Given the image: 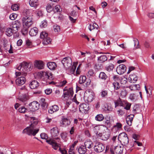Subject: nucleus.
I'll list each match as a JSON object with an SVG mask.
<instances>
[{"instance_id": "obj_1", "label": "nucleus", "mask_w": 154, "mask_h": 154, "mask_svg": "<svg viewBox=\"0 0 154 154\" xmlns=\"http://www.w3.org/2000/svg\"><path fill=\"white\" fill-rule=\"evenodd\" d=\"M30 121L31 124L30 126L25 128L23 131V133H26L30 136H34L39 131V129L36 127V125L38 123V121L35 117H31L30 118Z\"/></svg>"}, {"instance_id": "obj_2", "label": "nucleus", "mask_w": 154, "mask_h": 154, "mask_svg": "<svg viewBox=\"0 0 154 154\" xmlns=\"http://www.w3.org/2000/svg\"><path fill=\"white\" fill-rule=\"evenodd\" d=\"M32 18V16H26L22 18L23 28L22 30L23 34H25L28 32V29L33 24Z\"/></svg>"}, {"instance_id": "obj_3", "label": "nucleus", "mask_w": 154, "mask_h": 154, "mask_svg": "<svg viewBox=\"0 0 154 154\" xmlns=\"http://www.w3.org/2000/svg\"><path fill=\"white\" fill-rule=\"evenodd\" d=\"M118 139L119 141L125 145H128L129 139L128 135L125 133H122L120 134L118 137Z\"/></svg>"}, {"instance_id": "obj_4", "label": "nucleus", "mask_w": 154, "mask_h": 154, "mask_svg": "<svg viewBox=\"0 0 154 154\" xmlns=\"http://www.w3.org/2000/svg\"><path fill=\"white\" fill-rule=\"evenodd\" d=\"M61 62L64 67L67 70L70 68L72 61L70 57H67L63 58Z\"/></svg>"}, {"instance_id": "obj_5", "label": "nucleus", "mask_w": 154, "mask_h": 154, "mask_svg": "<svg viewBox=\"0 0 154 154\" xmlns=\"http://www.w3.org/2000/svg\"><path fill=\"white\" fill-rule=\"evenodd\" d=\"M73 94V91L72 88H69L68 91L63 93L62 96L63 99L64 100H69L71 99Z\"/></svg>"}, {"instance_id": "obj_6", "label": "nucleus", "mask_w": 154, "mask_h": 154, "mask_svg": "<svg viewBox=\"0 0 154 154\" xmlns=\"http://www.w3.org/2000/svg\"><path fill=\"white\" fill-rule=\"evenodd\" d=\"M105 149V146L101 143H96L94 146V150L97 153H100L103 151Z\"/></svg>"}, {"instance_id": "obj_7", "label": "nucleus", "mask_w": 154, "mask_h": 154, "mask_svg": "<svg viewBox=\"0 0 154 154\" xmlns=\"http://www.w3.org/2000/svg\"><path fill=\"white\" fill-rule=\"evenodd\" d=\"M22 65H23V68L22 70L24 71V75H26L27 73L26 72L28 70L30 71L32 67V64L31 63L23 62L22 63Z\"/></svg>"}, {"instance_id": "obj_8", "label": "nucleus", "mask_w": 154, "mask_h": 154, "mask_svg": "<svg viewBox=\"0 0 154 154\" xmlns=\"http://www.w3.org/2000/svg\"><path fill=\"white\" fill-rule=\"evenodd\" d=\"M99 136L98 137H100V138L103 140H106L109 137L110 133L109 131H106L103 132V133H99Z\"/></svg>"}, {"instance_id": "obj_9", "label": "nucleus", "mask_w": 154, "mask_h": 154, "mask_svg": "<svg viewBox=\"0 0 154 154\" xmlns=\"http://www.w3.org/2000/svg\"><path fill=\"white\" fill-rule=\"evenodd\" d=\"M23 91L25 93L24 94H23L21 96H19L18 99L20 101L22 102H26L29 99V95L28 94V91L27 89H24Z\"/></svg>"}, {"instance_id": "obj_10", "label": "nucleus", "mask_w": 154, "mask_h": 154, "mask_svg": "<svg viewBox=\"0 0 154 154\" xmlns=\"http://www.w3.org/2000/svg\"><path fill=\"white\" fill-rule=\"evenodd\" d=\"M39 104L37 101H33L29 104V107L31 111H35L38 109Z\"/></svg>"}, {"instance_id": "obj_11", "label": "nucleus", "mask_w": 154, "mask_h": 154, "mask_svg": "<svg viewBox=\"0 0 154 154\" xmlns=\"http://www.w3.org/2000/svg\"><path fill=\"white\" fill-rule=\"evenodd\" d=\"M137 144L138 146H141L142 145V143L137 141H134V143H132L130 145L128 144L126 147V149L129 152H131L133 149V148L134 145Z\"/></svg>"}, {"instance_id": "obj_12", "label": "nucleus", "mask_w": 154, "mask_h": 154, "mask_svg": "<svg viewBox=\"0 0 154 154\" xmlns=\"http://www.w3.org/2000/svg\"><path fill=\"white\" fill-rule=\"evenodd\" d=\"M40 76L42 79H48L52 78V75L51 73L46 72H42L40 73Z\"/></svg>"}, {"instance_id": "obj_13", "label": "nucleus", "mask_w": 154, "mask_h": 154, "mask_svg": "<svg viewBox=\"0 0 154 154\" xmlns=\"http://www.w3.org/2000/svg\"><path fill=\"white\" fill-rule=\"evenodd\" d=\"M12 26L11 29L15 33L20 27L21 23L19 20H17L12 23Z\"/></svg>"}, {"instance_id": "obj_14", "label": "nucleus", "mask_w": 154, "mask_h": 154, "mask_svg": "<svg viewBox=\"0 0 154 154\" xmlns=\"http://www.w3.org/2000/svg\"><path fill=\"white\" fill-rule=\"evenodd\" d=\"M89 110V106L85 103H83L79 106V111L82 113H86Z\"/></svg>"}, {"instance_id": "obj_15", "label": "nucleus", "mask_w": 154, "mask_h": 154, "mask_svg": "<svg viewBox=\"0 0 154 154\" xmlns=\"http://www.w3.org/2000/svg\"><path fill=\"white\" fill-rule=\"evenodd\" d=\"M126 70V67L123 64H120L118 66L116 69V71L119 74H122L124 73Z\"/></svg>"}, {"instance_id": "obj_16", "label": "nucleus", "mask_w": 154, "mask_h": 154, "mask_svg": "<svg viewBox=\"0 0 154 154\" xmlns=\"http://www.w3.org/2000/svg\"><path fill=\"white\" fill-rule=\"evenodd\" d=\"M26 79L24 77L21 76L18 77L15 80L16 84L19 86H20L24 84L26 82Z\"/></svg>"}, {"instance_id": "obj_17", "label": "nucleus", "mask_w": 154, "mask_h": 154, "mask_svg": "<svg viewBox=\"0 0 154 154\" xmlns=\"http://www.w3.org/2000/svg\"><path fill=\"white\" fill-rule=\"evenodd\" d=\"M34 66L39 69L43 68L44 64L42 61L41 60H35L34 62Z\"/></svg>"}, {"instance_id": "obj_18", "label": "nucleus", "mask_w": 154, "mask_h": 154, "mask_svg": "<svg viewBox=\"0 0 154 154\" xmlns=\"http://www.w3.org/2000/svg\"><path fill=\"white\" fill-rule=\"evenodd\" d=\"M29 86L30 88L36 89L39 87V84L37 81L34 80L30 82Z\"/></svg>"}, {"instance_id": "obj_19", "label": "nucleus", "mask_w": 154, "mask_h": 154, "mask_svg": "<svg viewBox=\"0 0 154 154\" xmlns=\"http://www.w3.org/2000/svg\"><path fill=\"white\" fill-rule=\"evenodd\" d=\"M59 131L57 127L52 128L50 130V133L52 137H57L59 134Z\"/></svg>"}, {"instance_id": "obj_20", "label": "nucleus", "mask_w": 154, "mask_h": 154, "mask_svg": "<svg viewBox=\"0 0 154 154\" xmlns=\"http://www.w3.org/2000/svg\"><path fill=\"white\" fill-rule=\"evenodd\" d=\"M46 142L49 144L51 145L52 147L55 150H57L58 147V146L57 143L54 140L51 139L48 140L46 141Z\"/></svg>"}, {"instance_id": "obj_21", "label": "nucleus", "mask_w": 154, "mask_h": 154, "mask_svg": "<svg viewBox=\"0 0 154 154\" xmlns=\"http://www.w3.org/2000/svg\"><path fill=\"white\" fill-rule=\"evenodd\" d=\"M85 97L86 98V100L88 103L91 102L94 99L93 93L91 92H88V93H86Z\"/></svg>"}, {"instance_id": "obj_22", "label": "nucleus", "mask_w": 154, "mask_h": 154, "mask_svg": "<svg viewBox=\"0 0 154 154\" xmlns=\"http://www.w3.org/2000/svg\"><path fill=\"white\" fill-rule=\"evenodd\" d=\"M128 79L130 82L134 83L137 81L138 77L136 75L133 74L129 75Z\"/></svg>"}, {"instance_id": "obj_23", "label": "nucleus", "mask_w": 154, "mask_h": 154, "mask_svg": "<svg viewBox=\"0 0 154 154\" xmlns=\"http://www.w3.org/2000/svg\"><path fill=\"white\" fill-rule=\"evenodd\" d=\"M59 109V107L57 105H54L50 107L49 109L48 110V112L52 114L58 111Z\"/></svg>"}, {"instance_id": "obj_24", "label": "nucleus", "mask_w": 154, "mask_h": 154, "mask_svg": "<svg viewBox=\"0 0 154 154\" xmlns=\"http://www.w3.org/2000/svg\"><path fill=\"white\" fill-rule=\"evenodd\" d=\"M134 117V114H130L126 118V120L127 123L129 125H131L133 121V118Z\"/></svg>"}, {"instance_id": "obj_25", "label": "nucleus", "mask_w": 154, "mask_h": 154, "mask_svg": "<svg viewBox=\"0 0 154 154\" xmlns=\"http://www.w3.org/2000/svg\"><path fill=\"white\" fill-rule=\"evenodd\" d=\"M122 124L120 123H117L112 127V130L114 132H116L122 128Z\"/></svg>"}, {"instance_id": "obj_26", "label": "nucleus", "mask_w": 154, "mask_h": 154, "mask_svg": "<svg viewBox=\"0 0 154 154\" xmlns=\"http://www.w3.org/2000/svg\"><path fill=\"white\" fill-rule=\"evenodd\" d=\"M48 67L51 70H55L57 66V64L54 62H50L47 64Z\"/></svg>"}, {"instance_id": "obj_27", "label": "nucleus", "mask_w": 154, "mask_h": 154, "mask_svg": "<svg viewBox=\"0 0 154 154\" xmlns=\"http://www.w3.org/2000/svg\"><path fill=\"white\" fill-rule=\"evenodd\" d=\"M141 109L139 104L135 105L133 108V113L134 114L140 113L141 112Z\"/></svg>"}, {"instance_id": "obj_28", "label": "nucleus", "mask_w": 154, "mask_h": 154, "mask_svg": "<svg viewBox=\"0 0 154 154\" xmlns=\"http://www.w3.org/2000/svg\"><path fill=\"white\" fill-rule=\"evenodd\" d=\"M123 149V146L119 145L115 147L114 149V151L116 153L119 154H121L122 152Z\"/></svg>"}, {"instance_id": "obj_29", "label": "nucleus", "mask_w": 154, "mask_h": 154, "mask_svg": "<svg viewBox=\"0 0 154 154\" xmlns=\"http://www.w3.org/2000/svg\"><path fill=\"white\" fill-rule=\"evenodd\" d=\"M38 29L36 27L31 29L29 32V34L31 36L36 35L38 33Z\"/></svg>"}, {"instance_id": "obj_30", "label": "nucleus", "mask_w": 154, "mask_h": 154, "mask_svg": "<svg viewBox=\"0 0 154 154\" xmlns=\"http://www.w3.org/2000/svg\"><path fill=\"white\" fill-rule=\"evenodd\" d=\"M107 59V57L105 55H102L99 57L97 59V60L99 63L104 62Z\"/></svg>"}, {"instance_id": "obj_31", "label": "nucleus", "mask_w": 154, "mask_h": 154, "mask_svg": "<svg viewBox=\"0 0 154 154\" xmlns=\"http://www.w3.org/2000/svg\"><path fill=\"white\" fill-rule=\"evenodd\" d=\"M85 147L90 149L93 146V143L92 142L91 140L86 141L84 143Z\"/></svg>"}, {"instance_id": "obj_32", "label": "nucleus", "mask_w": 154, "mask_h": 154, "mask_svg": "<svg viewBox=\"0 0 154 154\" xmlns=\"http://www.w3.org/2000/svg\"><path fill=\"white\" fill-rule=\"evenodd\" d=\"M29 4L31 6L36 8L38 5V0H30Z\"/></svg>"}, {"instance_id": "obj_33", "label": "nucleus", "mask_w": 154, "mask_h": 154, "mask_svg": "<svg viewBox=\"0 0 154 154\" xmlns=\"http://www.w3.org/2000/svg\"><path fill=\"white\" fill-rule=\"evenodd\" d=\"M87 149L84 146H81L78 149V152L80 154H84L86 152Z\"/></svg>"}, {"instance_id": "obj_34", "label": "nucleus", "mask_w": 154, "mask_h": 154, "mask_svg": "<svg viewBox=\"0 0 154 154\" xmlns=\"http://www.w3.org/2000/svg\"><path fill=\"white\" fill-rule=\"evenodd\" d=\"M62 121L63 125H65V126H67L70 125V120L64 117H63Z\"/></svg>"}, {"instance_id": "obj_35", "label": "nucleus", "mask_w": 154, "mask_h": 154, "mask_svg": "<svg viewBox=\"0 0 154 154\" xmlns=\"http://www.w3.org/2000/svg\"><path fill=\"white\" fill-rule=\"evenodd\" d=\"M5 32L6 35L8 36H11L14 33H15L14 31H13L11 27L7 28Z\"/></svg>"}, {"instance_id": "obj_36", "label": "nucleus", "mask_w": 154, "mask_h": 154, "mask_svg": "<svg viewBox=\"0 0 154 154\" xmlns=\"http://www.w3.org/2000/svg\"><path fill=\"white\" fill-rule=\"evenodd\" d=\"M133 41L134 42V49L136 50L140 48V46L139 45V42L138 39L136 38H134L133 39Z\"/></svg>"}, {"instance_id": "obj_37", "label": "nucleus", "mask_w": 154, "mask_h": 154, "mask_svg": "<svg viewBox=\"0 0 154 154\" xmlns=\"http://www.w3.org/2000/svg\"><path fill=\"white\" fill-rule=\"evenodd\" d=\"M125 100L122 101L119 98L117 101L115 102L116 106H124V104L125 103Z\"/></svg>"}, {"instance_id": "obj_38", "label": "nucleus", "mask_w": 154, "mask_h": 154, "mask_svg": "<svg viewBox=\"0 0 154 154\" xmlns=\"http://www.w3.org/2000/svg\"><path fill=\"white\" fill-rule=\"evenodd\" d=\"M51 39L48 37L45 38L43 39L42 43L44 44L47 45L51 43Z\"/></svg>"}, {"instance_id": "obj_39", "label": "nucleus", "mask_w": 154, "mask_h": 154, "mask_svg": "<svg viewBox=\"0 0 154 154\" xmlns=\"http://www.w3.org/2000/svg\"><path fill=\"white\" fill-rule=\"evenodd\" d=\"M95 120L98 121H101L104 119V117L102 114L97 115L95 117Z\"/></svg>"}, {"instance_id": "obj_40", "label": "nucleus", "mask_w": 154, "mask_h": 154, "mask_svg": "<svg viewBox=\"0 0 154 154\" xmlns=\"http://www.w3.org/2000/svg\"><path fill=\"white\" fill-rule=\"evenodd\" d=\"M100 129V127L99 125H96L95 126L93 129V130L95 134H96L97 136L98 137L99 134V131Z\"/></svg>"}, {"instance_id": "obj_41", "label": "nucleus", "mask_w": 154, "mask_h": 154, "mask_svg": "<svg viewBox=\"0 0 154 154\" xmlns=\"http://www.w3.org/2000/svg\"><path fill=\"white\" fill-rule=\"evenodd\" d=\"M86 78L85 76L81 75L79 77V83L80 84L84 83L86 80Z\"/></svg>"}, {"instance_id": "obj_42", "label": "nucleus", "mask_w": 154, "mask_h": 154, "mask_svg": "<svg viewBox=\"0 0 154 154\" xmlns=\"http://www.w3.org/2000/svg\"><path fill=\"white\" fill-rule=\"evenodd\" d=\"M99 77L102 80H105L107 79V77L104 72H100Z\"/></svg>"}, {"instance_id": "obj_43", "label": "nucleus", "mask_w": 154, "mask_h": 154, "mask_svg": "<svg viewBox=\"0 0 154 154\" xmlns=\"http://www.w3.org/2000/svg\"><path fill=\"white\" fill-rule=\"evenodd\" d=\"M125 103L124 104V106H122L124 107V109L126 110H129L130 109L131 106V103L126 101H125Z\"/></svg>"}, {"instance_id": "obj_44", "label": "nucleus", "mask_w": 154, "mask_h": 154, "mask_svg": "<svg viewBox=\"0 0 154 154\" xmlns=\"http://www.w3.org/2000/svg\"><path fill=\"white\" fill-rule=\"evenodd\" d=\"M98 26L96 23H94L93 25L90 24L89 26L88 27V29L90 31H91L92 29H93L95 28L97 29L98 27Z\"/></svg>"}, {"instance_id": "obj_45", "label": "nucleus", "mask_w": 154, "mask_h": 154, "mask_svg": "<svg viewBox=\"0 0 154 154\" xmlns=\"http://www.w3.org/2000/svg\"><path fill=\"white\" fill-rule=\"evenodd\" d=\"M48 34L45 31H42L40 34V37L41 39H43L48 37Z\"/></svg>"}, {"instance_id": "obj_46", "label": "nucleus", "mask_w": 154, "mask_h": 154, "mask_svg": "<svg viewBox=\"0 0 154 154\" xmlns=\"http://www.w3.org/2000/svg\"><path fill=\"white\" fill-rule=\"evenodd\" d=\"M114 68V66L113 64L112 63L109 64L106 68V69L109 72H110Z\"/></svg>"}, {"instance_id": "obj_47", "label": "nucleus", "mask_w": 154, "mask_h": 154, "mask_svg": "<svg viewBox=\"0 0 154 154\" xmlns=\"http://www.w3.org/2000/svg\"><path fill=\"white\" fill-rule=\"evenodd\" d=\"M76 67V65L74 62L73 63L72 65V66L71 69H70V72L71 74H73L75 70Z\"/></svg>"}, {"instance_id": "obj_48", "label": "nucleus", "mask_w": 154, "mask_h": 154, "mask_svg": "<svg viewBox=\"0 0 154 154\" xmlns=\"http://www.w3.org/2000/svg\"><path fill=\"white\" fill-rule=\"evenodd\" d=\"M113 85L115 89L118 90L120 88V86L119 82H115L113 83Z\"/></svg>"}, {"instance_id": "obj_49", "label": "nucleus", "mask_w": 154, "mask_h": 154, "mask_svg": "<svg viewBox=\"0 0 154 154\" xmlns=\"http://www.w3.org/2000/svg\"><path fill=\"white\" fill-rule=\"evenodd\" d=\"M41 106L44 108H46L47 106V104L45 101V99L42 98L41 100Z\"/></svg>"}, {"instance_id": "obj_50", "label": "nucleus", "mask_w": 154, "mask_h": 154, "mask_svg": "<svg viewBox=\"0 0 154 154\" xmlns=\"http://www.w3.org/2000/svg\"><path fill=\"white\" fill-rule=\"evenodd\" d=\"M67 83V81L66 80L61 81L58 83L57 86L60 87H63L65 86Z\"/></svg>"}, {"instance_id": "obj_51", "label": "nucleus", "mask_w": 154, "mask_h": 154, "mask_svg": "<svg viewBox=\"0 0 154 154\" xmlns=\"http://www.w3.org/2000/svg\"><path fill=\"white\" fill-rule=\"evenodd\" d=\"M27 109L24 106H21L18 109V112L21 113H24Z\"/></svg>"}, {"instance_id": "obj_52", "label": "nucleus", "mask_w": 154, "mask_h": 154, "mask_svg": "<svg viewBox=\"0 0 154 154\" xmlns=\"http://www.w3.org/2000/svg\"><path fill=\"white\" fill-rule=\"evenodd\" d=\"M127 79L125 77H122L120 79V82L122 84L124 85L127 83Z\"/></svg>"}, {"instance_id": "obj_53", "label": "nucleus", "mask_w": 154, "mask_h": 154, "mask_svg": "<svg viewBox=\"0 0 154 154\" xmlns=\"http://www.w3.org/2000/svg\"><path fill=\"white\" fill-rule=\"evenodd\" d=\"M35 14L38 18L42 17L43 16V12L41 10H38L37 11L35 12Z\"/></svg>"}, {"instance_id": "obj_54", "label": "nucleus", "mask_w": 154, "mask_h": 154, "mask_svg": "<svg viewBox=\"0 0 154 154\" xmlns=\"http://www.w3.org/2000/svg\"><path fill=\"white\" fill-rule=\"evenodd\" d=\"M54 31L55 33H57L60 31V27L57 25H55L54 26Z\"/></svg>"}, {"instance_id": "obj_55", "label": "nucleus", "mask_w": 154, "mask_h": 154, "mask_svg": "<svg viewBox=\"0 0 154 154\" xmlns=\"http://www.w3.org/2000/svg\"><path fill=\"white\" fill-rule=\"evenodd\" d=\"M17 15L16 14L13 13L10 14L9 16L10 19L12 20H14L17 17Z\"/></svg>"}, {"instance_id": "obj_56", "label": "nucleus", "mask_w": 154, "mask_h": 154, "mask_svg": "<svg viewBox=\"0 0 154 154\" xmlns=\"http://www.w3.org/2000/svg\"><path fill=\"white\" fill-rule=\"evenodd\" d=\"M108 94L107 91L106 90H103L101 92V95L102 97H105L107 96Z\"/></svg>"}, {"instance_id": "obj_57", "label": "nucleus", "mask_w": 154, "mask_h": 154, "mask_svg": "<svg viewBox=\"0 0 154 154\" xmlns=\"http://www.w3.org/2000/svg\"><path fill=\"white\" fill-rule=\"evenodd\" d=\"M60 7L58 5H56L54 8V11L55 12L60 11Z\"/></svg>"}, {"instance_id": "obj_58", "label": "nucleus", "mask_w": 154, "mask_h": 154, "mask_svg": "<svg viewBox=\"0 0 154 154\" xmlns=\"http://www.w3.org/2000/svg\"><path fill=\"white\" fill-rule=\"evenodd\" d=\"M19 6L17 4H14L11 6V8L13 11H17L18 9Z\"/></svg>"}, {"instance_id": "obj_59", "label": "nucleus", "mask_w": 154, "mask_h": 154, "mask_svg": "<svg viewBox=\"0 0 154 154\" xmlns=\"http://www.w3.org/2000/svg\"><path fill=\"white\" fill-rule=\"evenodd\" d=\"M127 91L124 89H123L121 91L120 94L122 97H125L127 95Z\"/></svg>"}, {"instance_id": "obj_60", "label": "nucleus", "mask_w": 154, "mask_h": 154, "mask_svg": "<svg viewBox=\"0 0 154 154\" xmlns=\"http://www.w3.org/2000/svg\"><path fill=\"white\" fill-rule=\"evenodd\" d=\"M94 73V71L92 69H90L87 73L88 76H92Z\"/></svg>"}, {"instance_id": "obj_61", "label": "nucleus", "mask_w": 154, "mask_h": 154, "mask_svg": "<svg viewBox=\"0 0 154 154\" xmlns=\"http://www.w3.org/2000/svg\"><path fill=\"white\" fill-rule=\"evenodd\" d=\"M46 9L48 12H50L53 10L52 8L51 7V5L49 4H48L46 7Z\"/></svg>"}, {"instance_id": "obj_62", "label": "nucleus", "mask_w": 154, "mask_h": 154, "mask_svg": "<svg viewBox=\"0 0 154 154\" xmlns=\"http://www.w3.org/2000/svg\"><path fill=\"white\" fill-rule=\"evenodd\" d=\"M70 16H72L75 18H76L77 15L76 11L74 10L72 11L70 13Z\"/></svg>"}, {"instance_id": "obj_63", "label": "nucleus", "mask_w": 154, "mask_h": 154, "mask_svg": "<svg viewBox=\"0 0 154 154\" xmlns=\"http://www.w3.org/2000/svg\"><path fill=\"white\" fill-rule=\"evenodd\" d=\"M136 95L135 94H131L129 96L130 99L132 100L135 101L136 100V98H135Z\"/></svg>"}, {"instance_id": "obj_64", "label": "nucleus", "mask_w": 154, "mask_h": 154, "mask_svg": "<svg viewBox=\"0 0 154 154\" xmlns=\"http://www.w3.org/2000/svg\"><path fill=\"white\" fill-rule=\"evenodd\" d=\"M41 137L42 139H46L48 138L47 134L45 133H42L40 134Z\"/></svg>"}]
</instances>
